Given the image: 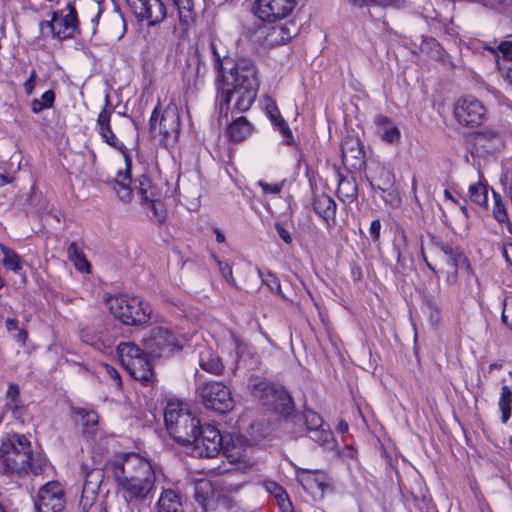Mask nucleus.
<instances>
[{"mask_svg":"<svg viewBox=\"0 0 512 512\" xmlns=\"http://www.w3.org/2000/svg\"><path fill=\"white\" fill-rule=\"evenodd\" d=\"M28 338V334L24 329H20L18 333L15 335V339L20 342L22 345L25 344Z\"/></svg>","mask_w":512,"mask_h":512,"instance_id":"13d9d810","label":"nucleus"},{"mask_svg":"<svg viewBox=\"0 0 512 512\" xmlns=\"http://www.w3.org/2000/svg\"><path fill=\"white\" fill-rule=\"evenodd\" d=\"M508 305L509 303L507 302V300L505 299L504 302H503V310H502V313H501V320L502 322L509 326L510 328H512V320L509 321L508 318V314H507V311H508Z\"/></svg>","mask_w":512,"mask_h":512,"instance_id":"6e6d98bb","label":"nucleus"},{"mask_svg":"<svg viewBox=\"0 0 512 512\" xmlns=\"http://www.w3.org/2000/svg\"><path fill=\"white\" fill-rule=\"evenodd\" d=\"M111 314L126 325H141L150 319L149 304L139 297L111 296L106 301Z\"/></svg>","mask_w":512,"mask_h":512,"instance_id":"6e6552de","label":"nucleus"},{"mask_svg":"<svg viewBox=\"0 0 512 512\" xmlns=\"http://www.w3.org/2000/svg\"><path fill=\"white\" fill-rule=\"evenodd\" d=\"M199 366L204 371L213 375H220L224 365L219 355L210 347H202L199 351Z\"/></svg>","mask_w":512,"mask_h":512,"instance_id":"393cba45","label":"nucleus"},{"mask_svg":"<svg viewBox=\"0 0 512 512\" xmlns=\"http://www.w3.org/2000/svg\"><path fill=\"white\" fill-rule=\"evenodd\" d=\"M341 151L344 163H347L349 158L359 160L363 154L360 141L354 137H348L343 141Z\"/></svg>","mask_w":512,"mask_h":512,"instance_id":"2f4dec72","label":"nucleus"},{"mask_svg":"<svg viewBox=\"0 0 512 512\" xmlns=\"http://www.w3.org/2000/svg\"><path fill=\"white\" fill-rule=\"evenodd\" d=\"M381 222L379 219H375L371 222L369 233L374 242L380 238Z\"/></svg>","mask_w":512,"mask_h":512,"instance_id":"603ef678","label":"nucleus"},{"mask_svg":"<svg viewBox=\"0 0 512 512\" xmlns=\"http://www.w3.org/2000/svg\"><path fill=\"white\" fill-rule=\"evenodd\" d=\"M79 414L81 415L85 432L93 433L95 431V427L98 424V415L96 412L80 410Z\"/></svg>","mask_w":512,"mask_h":512,"instance_id":"ea45409f","label":"nucleus"},{"mask_svg":"<svg viewBox=\"0 0 512 512\" xmlns=\"http://www.w3.org/2000/svg\"><path fill=\"white\" fill-rule=\"evenodd\" d=\"M131 157L125 154V170L118 171L115 178L108 179L106 184L123 203H130L134 192L139 196L140 203L145 209L151 211L150 218L156 222L164 221L166 213L160 201L159 189L152 183L147 175H141L133 181L131 186Z\"/></svg>","mask_w":512,"mask_h":512,"instance_id":"7ed1b4c3","label":"nucleus"},{"mask_svg":"<svg viewBox=\"0 0 512 512\" xmlns=\"http://www.w3.org/2000/svg\"><path fill=\"white\" fill-rule=\"evenodd\" d=\"M55 92L53 90L45 91L40 98H35L31 101V111L34 114H39L45 109L52 108L55 102Z\"/></svg>","mask_w":512,"mask_h":512,"instance_id":"e433bc0d","label":"nucleus"},{"mask_svg":"<svg viewBox=\"0 0 512 512\" xmlns=\"http://www.w3.org/2000/svg\"><path fill=\"white\" fill-rule=\"evenodd\" d=\"M248 387L251 393L259 399L270 401V397L274 396L273 384L262 377H250Z\"/></svg>","mask_w":512,"mask_h":512,"instance_id":"cd10ccee","label":"nucleus"},{"mask_svg":"<svg viewBox=\"0 0 512 512\" xmlns=\"http://www.w3.org/2000/svg\"><path fill=\"white\" fill-rule=\"evenodd\" d=\"M143 346L153 358L169 357L182 347L180 338L171 329L161 326L150 330L149 336L143 339Z\"/></svg>","mask_w":512,"mask_h":512,"instance_id":"1a4fd4ad","label":"nucleus"},{"mask_svg":"<svg viewBox=\"0 0 512 512\" xmlns=\"http://www.w3.org/2000/svg\"><path fill=\"white\" fill-rule=\"evenodd\" d=\"M119 485L123 502L120 512H142L152 495L157 469L154 464L136 453L124 454L110 464Z\"/></svg>","mask_w":512,"mask_h":512,"instance_id":"f03ea898","label":"nucleus"},{"mask_svg":"<svg viewBox=\"0 0 512 512\" xmlns=\"http://www.w3.org/2000/svg\"><path fill=\"white\" fill-rule=\"evenodd\" d=\"M117 353L122 366L135 380L144 386L153 385L155 375L145 350L132 342H121Z\"/></svg>","mask_w":512,"mask_h":512,"instance_id":"0eeeda50","label":"nucleus"},{"mask_svg":"<svg viewBox=\"0 0 512 512\" xmlns=\"http://www.w3.org/2000/svg\"><path fill=\"white\" fill-rule=\"evenodd\" d=\"M337 193L341 200L351 202L357 198V185L352 180L340 179Z\"/></svg>","mask_w":512,"mask_h":512,"instance_id":"58836bf2","label":"nucleus"},{"mask_svg":"<svg viewBox=\"0 0 512 512\" xmlns=\"http://www.w3.org/2000/svg\"><path fill=\"white\" fill-rule=\"evenodd\" d=\"M219 270L222 274V276L225 278V280L230 284H235V279L232 274V268L228 263L225 262H218Z\"/></svg>","mask_w":512,"mask_h":512,"instance_id":"8fccbe9b","label":"nucleus"},{"mask_svg":"<svg viewBox=\"0 0 512 512\" xmlns=\"http://www.w3.org/2000/svg\"><path fill=\"white\" fill-rule=\"evenodd\" d=\"M435 246L441 252L442 260L449 269L447 273V282L453 284L458 278V269L462 266H468L465 255L458 249L441 242L435 243Z\"/></svg>","mask_w":512,"mask_h":512,"instance_id":"6ab92c4d","label":"nucleus"},{"mask_svg":"<svg viewBox=\"0 0 512 512\" xmlns=\"http://www.w3.org/2000/svg\"><path fill=\"white\" fill-rule=\"evenodd\" d=\"M200 70H201V67H200V63L197 62L196 64V68H195V71H196V75L199 76L200 75Z\"/></svg>","mask_w":512,"mask_h":512,"instance_id":"774afa93","label":"nucleus"},{"mask_svg":"<svg viewBox=\"0 0 512 512\" xmlns=\"http://www.w3.org/2000/svg\"><path fill=\"white\" fill-rule=\"evenodd\" d=\"M457 123L467 128H477L487 120V109L483 103L473 96L457 100L453 109Z\"/></svg>","mask_w":512,"mask_h":512,"instance_id":"9b49d317","label":"nucleus"},{"mask_svg":"<svg viewBox=\"0 0 512 512\" xmlns=\"http://www.w3.org/2000/svg\"><path fill=\"white\" fill-rule=\"evenodd\" d=\"M444 196L446 199L452 201L454 204L458 203L457 200L452 196L451 192L448 189L444 190Z\"/></svg>","mask_w":512,"mask_h":512,"instance_id":"e2e57ef3","label":"nucleus"},{"mask_svg":"<svg viewBox=\"0 0 512 512\" xmlns=\"http://www.w3.org/2000/svg\"><path fill=\"white\" fill-rule=\"evenodd\" d=\"M462 213L465 215V217H468V210H467V207L465 205H462L460 207Z\"/></svg>","mask_w":512,"mask_h":512,"instance_id":"338daca9","label":"nucleus"},{"mask_svg":"<svg viewBox=\"0 0 512 512\" xmlns=\"http://www.w3.org/2000/svg\"><path fill=\"white\" fill-rule=\"evenodd\" d=\"M258 185L262 188L266 194H279L283 188V183H267L263 180L258 182Z\"/></svg>","mask_w":512,"mask_h":512,"instance_id":"de8ad7c7","label":"nucleus"},{"mask_svg":"<svg viewBox=\"0 0 512 512\" xmlns=\"http://www.w3.org/2000/svg\"><path fill=\"white\" fill-rule=\"evenodd\" d=\"M111 112L107 109H103L97 118V129L102 140L115 149H119L123 154H127L124 149V145L118 140L116 135L113 133L110 127Z\"/></svg>","mask_w":512,"mask_h":512,"instance_id":"5701e85b","label":"nucleus"},{"mask_svg":"<svg viewBox=\"0 0 512 512\" xmlns=\"http://www.w3.org/2000/svg\"><path fill=\"white\" fill-rule=\"evenodd\" d=\"M297 480L311 494L323 492L326 487L325 475L320 471L300 469L297 471Z\"/></svg>","mask_w":512,"mask_h":512,"instance_id":"b1692460","label":"nucleus"},{"mask_svg":"<svg viewBox=\"0 0 512 512\" xmlns=\"http://www.w3.org/2000/svg\"><path fill=\"white\" fill-rule=\"evenodd\" d=\"M495 203L493 207V215L495 219L503 223L507 220V212L504 204L501 202L500 196L494 193Z\"/></svg>","mask_w":512,"mask_h":512,"instance_id":"79ce46f5","label":"nucleus"},{"mask_svg":"<svg viewBox=\"0 0 512 512\" xmlns=\"http://www.w3.org/2000/svg\"><path fill=\"white\" fill-rule=\"evenodd\" d=\"M380 139L391 145H398L401 140V131L392 119L385 115H377L374 119Z\"/></svg>","mask_w":512,"mask_h":512,"instance_id":"4be33fe9","label":"nucleus"},{"mask_svg":"<svg viewBox=\"0 0 512 512\" xmlns=\"http://www.w3.org/2000/svg\"><path fill=\"white\" fill-rule=\"evenodd\" d=\"M197 391L203 405L207 409L218 413H227L234 407L231 391L222 382L210 381L202 383Z\"/></svg>","mask_w":512,"mask_h":512,"instance_id":"9d476101","label":"nucleus"},{"mask_svg":"<svg viewBox=\"0 0 512 512\" xmlns=\"http://www.w3.org/2000/svg\"><path fill=\"white\" fill-rule=\"evenodd\" d=\"M150 132L154 138L164 147L174 146L179 139L181 131V119L179 108L171 100L163 111L157 105L150 117Z\"/></svg>","mask_w":512,"mask_h":512,"instance_id":"423d86ee","label":"nucleus"},{"mask_svg":"<svg viewBox=\"0 0 512 512\" xmlns=\"http://www.w3.org/2000/svg\"><path fill=\"white\" fill-rule=\"evenodd\" d=\"M267 490L275 497L282 512L292 511V503L289 500L286 491L280 485L275 482H271L267 485Z\"/></svg>","mask_w":512,"mask_h":512,"instance_id":"473e14b6","label":"nucleus"},{"mask_svg":"<svg viewBox=\"0 0 512 512\" xmlns=\"http://www.w3.org/2000/svg\"><path fill=\"white\" fill-rule=\"evenodd\" d=\"M262 281L264 284L268 286V288L276 292L277 294H281V285L279 279L272 273L267 272L266 274L260 273Z\"/></svg>","mask_w":512,"mask_h":512,"instance_id":"37998d69","label":"nucleus"},{"mask_svg":"<svg viewBox=\"0 0 512 512\" xmlns=\"http://www.w3.org/2000/svg\"><path fill=\"white\" fill-rule=\"evenodd\" d=\"M0 251L3 255V266L14 273H19L23 268L21 257L14 250L2 243H0Z\"/></svg>","mask_w":512,"mask_h":512,"instance_id":"7c9ffc66","label":"nucleus"},{"mask_svg":"<svg viewBox=\"0 0 512 512\" xmlns=\"http://www.w3.org/2000/svg\"><path fill=\"white\" fill-rule=\"evenodd\" d=\"M498 50L505 59L512 60V40L511 39L509 41L502 42L498 46Z\"/></svg>","mask_w":512,"mask_h":512,"instance_id":"3c124183","label":"nucleus"},{"mask_svg":"<svg viewBox=\"0 0 512 512\" xmlns=\"http://www.w3.org/2000/svg\"><path fill=\"white\" fill-rule=\"evenodd\" d=\"M10 182H11V179L8 176H6L4 174H0V186L9 184Z\"/></svg>","mask_w":512,"mask_h":512,"instance_id":"69168bd1","label":"nucleus"},{"mask_svg":"<svg viewBox=\"0 0 512 512\" xmlns=\"http://www.w3.org/2000/svg\"><path fill=\"white\" fill-rule=\"evenodd\" d=\"M224 438L220 431L211 424L199 425L195 439L191 441L193 451L199 457H214L221 452Z\"/></svg>","mask_w":512,"mask_h":512,"instance_id":"ddd939ff","label":"nucleus"},{"mask_svg":"<svg viewBox=\"0 0 512 512\" xmlns=\"http://www.w3.org/2000/svg\"><path fill=\"white\" fill-rule=\"evenodd\" d=\"M469 200L481 207L487 206L488 190L482 182L471 184L468 188Z\"/></svg>","mask_w":512,"mask_h":512,"instance_id":"f704fd0d","label":"nucleus"},{"mask_svg":"<svg viewBox=\"0 0 512 512\" xmlns=\"http://www.w3.org/2000/svg\"><path fill=\"white\" fill-rule=\"evenodd\" d=\"M67 257L80 272H89L90 263L76 242H72L67 248Z\"/></svg>","mask_w":512,"mask_h":512,"instance_id":"c756f323","label":"nucleus"},{"mask_svg":"<svg viewBox=\"0 0 512 512\" xmlns=\"http://www.w3.org/2000/svg\"><path fill=\"white\" fill-rule=\"evenodd\" d=\"M271 107L273 108V111H275L277 113V118H275V121H272L274 123V125L278 127V129L280 130V132L283 135H285V136L291 135L290 128H289L287 122L281 117L276 104L272 103Z\"/></svg>","mask_w":512,"mask_h":512,"instance_id":"a18cd8bd","label":"nucleus"},{"mask_svg":"<svg viewBox=\"0 0 512 512\" xmlns=\"http://www.w3.org/2000/svg\"><path fill=\"white\" fill-rule=\"evenodd\" d=\"M158 512H184L180 495L172 489H164L157 502Z\"/></svg>","mask_w":512,"mask_h":512,"instance_id":"bb28decb","label":"nucleus"},{"mask_svg":"<svg viewBox=\"0 0 512 512\" xmlns=\"http://www.w3.org/2000/svg\"><path fill=\"white\" fill-rule=\"evenodd\" d=\"M68 13L61 15L58 12H52L49 20L41 21L39 24L40 35L43 38L51 36L58 39H67L73 36L77 29L76 10L68 5Z\"/></svg>","mask_w":512,"mask_h":512,"instance_id":"f8f14e48","label":"nucleus"},{"mask_svg":"<svg viewBox=\"0 0 512 512\" xmlns=\"http://www.w3.org/2000/svg\"><path fill=\"white\" fill-rule=\"evenodd\" d=\"M139 20H146L149 26L161 23L168 15L161 0H128Z\"/></svg>","mask_w":512,"mask_h":512,"instance_id":"f3484780","label":"nucleus"},{"mask_svg":"<svg viewBox=\"0 0 512 512\" xmlns=\"http://www.w3.org/2000/svg\"><path fill=\"white\" fill-rule=\"evenodd\" d=\"M394 248L397 251V261L402 263L407 257H410L408 252V240L404 230L398 229L395 234Z\"/></svg>","mask_w":512,"mask_h":512,"instance_id":"4c0bfd02","label":"nucleus"},{"mask_svg":"<svg viewBox=\"0 0 512 512\" xmlns=\"http://www.w3.org/2000/svg\"><path fill=\"white\" fill-rule=\"evenodd\" d=\"M18 320L15 318H8L5 321V327L8 331L16 330L18 329Z\"/></svg>","mask_w":512,"mask_h":512,"instance_id":"4d7b16f0","label":"nucleus"},{"mask_svg":"<svg viewBox=\"0 0 512 512\" xmlns=\"http://www.w3.org/2000/svg\"><path fill=\"white\" fill-rule=\"evenodd\" d=\"M100 372L114 381L117 388L122 387V380L119 372L111 365L103 363L100 366Z\"/></svg>","mask_w":512,"mask_h":512,"instance_id":"a19ab883","label":"nucleus"},{"mask_svg":"<svg viewBox=\"0 0 512 512\" xmlns=\"http://www.w3.org/2000/svg\"><path fill=\"white\" fill-rule=\"evenodd\" d=\"M511 404H512V391L507 386L504 385L501 388L500 397L498 400V407L501 411V420L503 423H506L511 416Z\"/></svg>","mask_w":512,"mask_h":512,"instance_id":"72a5a7b5","label":"nucleus"},{"mask_svg":"<svg viewBox=\"0 0 512 512\" xmlns=\"http://www.w3.org/2000/svg\"><path fill=\"white\" fill-rule=\"evenodd\" d=\"M275 229L277 231V234L279 237L286 243L291 244L292 243V237L288 230H286L280 223L275 224Z\"/></svg>","mask_w":512,"mask_h":512,"instance_id":"864d4df0","label":"nucleus"},{"mask_svg":"<svg viewBox=\"0 0 512 512\" xmlns=\"http://www.w3.org/2000/svg\"><path fill=\"white\" fill-rule=\"evenodd\" d=\"M272 103H273V102H272V101H270V103H268V104L266 105V111H267V113H268V115H269L270 120H271V121H275V118H277V113H276L275 111H273V108L271 107V104H272Z\"/></svg>","mask_w":512,"mask_h":512,"instance_id":"bf43d9fd","label":"nucleus"},{"mask_svg":"<svg viewBox=\"0 0 512 512\" xmlns=\"http://www.w3.org/2000/svg\"><path fill=\"white\" fill-rule=\"evenodd\" d=\"M221 451L230 463L240 462L246 456V447L240 437L231 438L230 442L223 443Z\"/></svg>","mask_w":512,"mask_h":512,"instance_id":"c85d7f7f","label":"nucleus"},{"mask_svg":"<svg viewBox=\"0 0 512 512\" xmlns=\"http://www.w3.org/2000/svg\"><path fill=\"white\" fill-rule=\"evenodd\" d=\"M338 430L342 433H345L348 431V424L345 421H341L338 425Z\"/></svg>","mask_w":512,"mask_h":512,"instance_id":"0e129e2a","label":"nucleus"},{"mask_svg":"<svg viewBox=\"0 0 512 512\" xmlns=\"http://www.w3.org/2000/svg\"><path fill=\"white\" fill-rule=\"evenodd\" d=\"M170 16L175 18L179 25L187 30L191 27L199 13L203 10L204 0H170Z\"/></svg>","mask_w":512,"mask_h":512,"instance_id":"a211bd4d","label":"nucleus"},{"mask_svg":"<svg viewBox=\"0 0 512 512\" xmlns=\"http://www.w3.org/2000/svg\"><path fill=\"white\" fill-rule=\"evenodd\" d=\"M294 5L295 0H255L252 11L261 21L273 23L286 18Z\"/></svg>","mask_w":512,"mask_h":512,"instance_id":"2eb2a0df","label":"nucleus"},{"mask_svg":"<svg viewBox=\"0 0 512 512\" xmlns=\"http://www.w3.org/2000/svg\"><path fill=\"white\" fill-rule=\"evenodd\" d=\"M212 52L220 78V113H224L227 118L229 111L232 114L248 111L254 103L259 89L258 72L255 65L246 60L235 63L226 56L221 59L214 44H212Z\"/></svg>","mask_w":512,"mask_h":512,"instance_id":"f257e3e1","label":"nucleus"},{"mask_svg":"<svg viewBox=\"0 0 512 512\" xmlns=\"http://www.w3.org/2000/svg\"><path fill=\"white\" fill-rule=\"evenodd\" d=\"M103 479V472L100 469H92L87 472L83 484L80 504L83 509L92 506Z\"/></svg>","mask_w":512,"mask_h":512,"instance_id":"aec40b11","label":"nucleus"},{"mask_svg":"<svg viewBox=\"0 0 512 512\" xmlns=\"http://www.w3.org/2000/svg\"><path fill=\"white\" fill-rule=\"evenodd\" d=\"M426 308L428 310L430 322L433 325L438 324L441 319V312L436 302L434 300H428L426 303Z\"/></svg>","mask_w":512,"mask_h":512,"instance_id":"c03bdc74","label":"nucleus"},{"mask_svg":"<svg viewBox=\"0 0 512 512\" xmlns=\"http://www.w3.org/2000/svg\"><path fill=\"white\" fill-rule=\"evenodd\" d=\"M164 421L168 433L180 444H190L195 439L200 421L179 400H169L164 409Z\"/></svg>","mask_w":512,"mask_h":512,"instance_id":"39448f33","label":"nucleus"},{"mask_svg":"<svg viewBox=\"0 0 512 512\" xmlns=\"http://www.w3.org/2000/svg\"><path fill=\"white\" fill-rule=\"evenodd\" d=\"M271 107L273 108V111H275L277 113V118H275V121H272L274 123V125L278 127V129L280 130V132L283 135H285V136L291 135L290 128H289L287 122L281 117L276 104L272 103Z\"/></svg>","mask_w":512,"mask_h":512,"instance_id":"49530a36","label":"nucleus"},{"mask_svg":"<svg viewBox=\"0 0 512 512\" xmlns=\"http://www.w3.org/2000/svg\"><path fill=\"white\" fill-rule=\"evenodd\" d=\"M36 512H65L66 498L62 485L50 481L43 485L34 501Z\"/></svg>","mask_w":512,"mask_h":512,"instance_id":"4468645a","label":"nucleus"},{"mask_svg":"<svg viewBox=\"0 0 512 512\" xmlns=\"http://www.w3.org/2000/svg\"><path fill=\"white\" fill-rule=\"evenodd\" d=\"M421 256L424 260V262L426 263L427 267L434 273H436V269L435 267L427 260V257H426V254L424 252V248L423 246H421Z\"/></svg>","mask_w":512,"mask_h":512,"instance_id":"052dcab7","label":"nucleus"},{"mask_svg":"<svg viewBox=\"0 0 512 512\" xmlns=\"http://www.w3.org/2000/svg\"><path fill=\"white\" fill-rule=\"evenodd\" d=\"M253 132V125L244 117H237L227 128V135L232 142L239 143Z\"/></svg>","mask_w":512,"mask_h":512,"instance_id":"a878e982","label":"nucleus"},{"mask_svg":"<svg viewBox=\"0 0 512 512\" xmlns=\"http://www.w3.org/2000/svg\"><path fill=\"white\" fill-rule=\"evenodd\" d=\"M45 465L40 453H34L30 441L21 434H12L0 443V471L6 475L39 474Z\"/></svg>","mask_w":512,"mask_h":512,"instance_id":"20e7f679","label":"nucleus"},{"mask_svg":"<svg viewBox=\"0 0 512 512\" xmlns=\"http://www.w3.org/2000/svg\"><path fill=\"white\" fill-rule=\"evenodd\" d=\"M215 235H216V241L218 243H223L225 241V236L219 229H215Z\"/></svg>","mask_w":512,"mask_h":512,"instance_id":"680f3d73","label":"nucleus"},{"mask_svg":"<svg viewBox=\"0 0 512 512\" xmlns=\"http://www.w3.org/2000/svg\"><path fill=\"white\" fill-rule=\"evenodd\" d=\"M370 5H378L383 7L396 6L403 0H363Z\"/></svg>","mask_w":512,"mask_h":512,"instance_id":"5fc2aeb1","label":"nucleus"},{"mask_svg":"<svg viewBox=\"0 0 512 512\" xmlns=\"http://www.w3.org/2000/svg\"><path fill=\"white\" fill-rule=\"evenodd\" d=\"M6 407L12 411L14 415H17L22 409V403L20 400V389L17 384L11 383L5 394Z\"/></svg>","mask_w":512,"mask_h":512,"instance_id":"c9c22d12","label":"nucleus"},{"mask_svg":"<svg viewBox=\"0 0 512 512\" xmlns=\"http://www.w3.org/2000/svg\"><path fill=\"white\" fill-rule=\"evenodd\" d=\"M36 79H37V73L36 70H31L28 79L24 82L23 88L27 95H31L35 90L36 85Z\"/></svg>","mask_w":512,"mask_h":512,"instance_id":"09e8293b","label":"nucleus"},{"mask_svg":"<svg viewBox=\"0 0 512 512\" xmlns=\"http://www.w3.org/2000/svg\"><path fill=\"white\" fill-rule=\"evenodd\" d=\"M314 212L325 222L327 227L336 224L337 205L332 197L326 194H319L313 200Z\"/></svg>","mask_w":512,"mask_h":512,"instance_id":"412c9836","label":"nucleus"},{"mask_svg":"<svg viewBox=\"0 0 512 512\" xmlns=\"http://www.w3.org/2000/svg\"><path fill=\"white\" fill-rule=\"evenodd\" d=\"M303 418L309 432V437L324 449L334 450L336 443L333 433L328 426L324 425L321 416L311 409H305Z\"/></svg>","mask_w":512,"mask_h":512,"instance_id":"dca6fc26","label":"nucleus"}]
</instances>
